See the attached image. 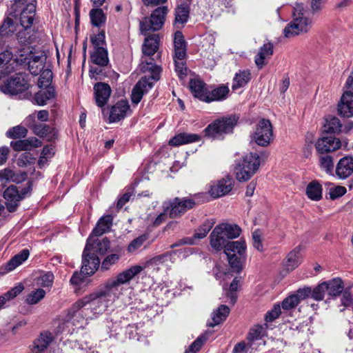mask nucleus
<instances>
[{"mask_svg": "<svg viewBox=\"0 0 353 353\" xmlns=\"http://www.w3.org/2000/svg\"><path fill=\"white\" fill-rule=\"evenodd\" d=\"M142 270L140 266H132L119 273L117 277L107 281L103 290L83 297L85 307V310H81V314L84 313L86 319H89L92 318L91 314L104 312L108 303L116 297L119 286L130 282Z\"/></svg>", "mask_w": 353, "mask_h": 353, "instance_id": "nucleus-1", "label": "nucleus"}, {"mask_svg": "<svg viewBox=\"0 0 353 353\" xmlns=\"http://www.w3.org/2000/svg\"><path fill=\"white\" fill-rule=\"evenodd\" d=\"M139 66L142 72H149L151 75L141 77L132 89L131 99L132 103L136 105L141 101L143 94L153 87V81H157L160 79L161 70V68L155 63L148 61L147 59H142V63Z\"/></svg>", "mask_w": 353, "mask_h": 353, "instance_id": "nucleus-2", "label": "nucleus"}, {"mask_svg": "<svg viewBox=\"0 0 353 353\" xmlns=\"http://www.w3.org/2000/svg\"><path fill=\"white\" fill-rule=\"evenodd\" d=\"M292 17V21L283 30L285 37H292L309 31L312 21L306 17V10L303 3H296L294 4Z\"/></svg>", "mask_w": 353, "mask_h": 353, "instance_id": "nucleus-3", "label": "nucleus"}, {"mask_svg": "<svg viewBox=\"0 0 353 353\" xmlns=\"http://www.w3.org/2000/svg\"><path fill=\"white\" fill-rule=\"evenodd\" d=\"M18 52L16 57L17 64L27 65L32 75H38L43 70L46 61L43 52L34 51L32 47H25Z\"/></svg>", "mask_w": 353, "mask_h": 353, "instance_id": "nucleus-4", "label": "nucleus"}, {"mask_svg": "<svg viewBox=\"0 0 353 353\" xmlns=\"http://www.w3.org/2000/svg\"><path fill=\"white\" fill-rule=\"evenodd\" d=\"M260 157L257 153L250 152L238 162L235 167V175L239 182H245L251 179L260 166Z\"/></svg>", "mask_w": 353, "mask_h": 353, "instance_id": "nucleus-5", "label": "nucleus"}, {"mask_svg": "<svg viewBox=\"0 0 353 353\" xmlns=\"http://www.w3.org/2000/svg\"><path fill=\"white\" fill-rule=\"evenodd\" d=\"M246 243L244 240L230 241L224 250L229 264L233 272H239L242 270L243 259L245 256Z\"/></svg>", "mask_w": 353, "mask_h": 353, "instance_id": "nucleus-6", "label": "nucleus"}, {"mask_svg": "<svg viewBox=\"0 0 353 353\" xmlns=\"http://www.w3.org/2000/svg\"><path fill=\"white\" fill-rule=\"evenodd\" d=\"M239 117L230 115L218 119L209 124L204 130L205 136L212 138H219L223 134L232 132L236 125Z\"/></svg>", "mask_w": 353, "mask_h": 353, "instance_id": "nucleus-7", "label": "nucleus"}, {"mask_svg": "<svg viewBox=\"0 0 353 353\" xmlns=\"http://www.w3.org/2000/svg\"><path fill=\"white\" fill-rule=\"evenodd\" d=\"M168 12L167 6H159L151 14L149 18L145 17L140 21V30L143 35L149 31H157L163 26L165 17Z\"/></svg>", "mask_w": 353, "mask_h": 353, "instance_id": "nucleus-8", "label": "nucleus"}, {"mask_svg": "<svg viewBox=\"0 0 353 353\" xmlns=\"http://www.w3.org/2000/svg\"><path fill=\"white\" fill-rule=\"evenodd\" d=\"M196 205L193 199L185 198L181 199L178 197L172 201L164 202L163 208L166 212H169L171 218H176L181 216L188 210L193 208Z\"/></svg>", "mask_w": 353, "mask_h": 353, "instance_id": "nucleus-9", "label": "nucleus"}, {"mask_svg": "<svg viewBox=\"0 0 353 353\" xmlns=\"http://www.w3.org/2000/svg\"><path fill=\"white\" fill-rule=\"evenodd\" d=\"M253 139L257 145L266 147L273 140V127L269 119H261L256 126Z\"/></svg>", "mask_w": 353, "mask_h": 353, "instance_id": "nucleus-10", "label": "nucleus"}, {"mask_svg": "<svg viewBox=\"0 0 353 353\" xmlns=\"http://www.w3.org/2000/svg\"><path fill=\"white\" fill-rule=\"evenodd\" d=\"M29 84L24 76L17 74L14 77L6 79L0 85V90L5 94L15 95L28 90Z\"/></svg>", "mask_w": 353, "mask_h": 353, "instance_id": "nucleus-11", "label": "nucleus"}, {"mask_svg": "<svg viewBox=\"0 0 353 353\" xmlns=\"http://www.w3.org/2000/svg\"><path fill=\"white\" fill-rule=\"evenodd\" d=\"M92 240V236H89L83 252V265L81 272L85 276L92 275L99 268L100 261L95 253L90 252V245Z\"/></svg>", "mask_w": 353, "mask_h": 353, "instance_id": "nucleus-12", "label": "nucleus"}, {"mask_svg": "<svg viewBox=\"0 0 353 353\" xmlns=\"http://www.w3.org/2000/svg\"><path fill=\"white\" fill-rule=\"evenodd\" d=\"M341 142L339 139L331 135L322 136L315 143L316 152L319 154H325L339 149Z\"/></svg>", "mask_w": 353, "mask_h": 353, "instance_id": "nucleus-13", "label": "nucleus"}, {"mask_svg": "<svg viewBox=\"0 0 353 353\" xmlns=\"http://www.w3.org/2000/svg\"><path fill=\"white\" fill-rule=\"evenodd\" d=\"M311 294V288L305 287L299 289L295 293L289 295L281 303V307L283 310H289L296 307L303 300L310 296Z\"/></svg>", "mask_w": 353, "mask_h": 353, "instance_id": "nucleus-14", "label": "nucleus"}, {"mask_svg": "<svg viewBox=\"0 0 353 353\" xmlns=\"http://www.w3.org/2000/svg\"><path fill=\"white\" fill-rule=\"evenodd\" d=\"M233 184V179L230 176H226L212 184L209 193L213 198L223 196L232 190Z\"/></svg>", "mask_w": 353, "mask_h": 353, "instance_id": "nucleus-15", "label": "nucleus"}, {"mask_svg": "<svg viewBox=\"0 0 353 353\" xmlns=\"http://www.w3.org/2000/svg\"><path fill=\"white\" fill-rule=\"evenodd\" d=\"M159 46V37L154 34L148 36L144 40L142 46V52L143 56L141 59H147L148 61L154 62V59L150 57L154 55L158 50ZM142 61V59H141Z\"/></svg>", "mask_w": 353, "mask_h": 353, "instance_id": "nucleus-16", "label": "nucleus"}, {"mask_svg": "<svg viewBox=\"0 0 353 353\" xmlns=\"http://www.w3.org/2000/svg\"><path fill=\"white\" fill-rule=\"evenodd\" d=\"M3 196L6 200V208L10 212L16 211L19 201L23 199V196L19 194L14 185L9 186L4 191Z\"/></svg>", "mask_w": 353, "mask_h": 353, "instance_id": "nucleus-17", "label": "nucleus"}, {"mask_svg": "<svg viewBox=\"0 0 353 353\" xmlns=\"http://www.w3.org/2000/svg\"><path fill=\"white\" fill-rule=\"evenodd\" d=\"M96 103L99 107L104 106L108 102L110 94V86L105 83L99 82L94 86Z\"/></svg>", "mask_w": 353, "mask_h": 353, "instance_id": "nucleus-18", "label": "nucleus"}, {"mask_svg": "<svg viewBox=\"0 0 353 353\" xmlns=\"http://www.w3.org/2000/svg\"><path fill=\"white\" fill-rule=\"evenodd\" d=\"M339 114L345 117L353 116V93L350 91L345 92L338 104Z\"/></svg>", "mask_w": 353, "mask_h": 353, "instance_id": "nucleus-19", "label": "nucleus"}, {"mask_svg": "<svg viewBox=\"0 0 353 353\" xmlns=\"http://www.w3.org/2000/svg\"><path fill=\"white\" fill-rule=\"evenodd\" d=\"M129 112L130 108L128 101L121 100L112 107L109 121L111 123L119 121L124 119Z\"/></svg>", "mask_w": 353, "mask_h": 353, "instance_id": "nucleus-20", "label": "nucleus"}, {"mask_svg": "<svg viewBox=\"0 0 353 353\" xmlns=\"http://www.w3.org/2000/svg\"><path fill=\"white\" fill-rule=\"evenodd\" d=\"M14 51L6 50L0 53V70L1 73L4 74H9L13 72L14 69V64L17 63L16 59H12Z\"/></svg>", "mask_w": 353, "mask_h": 353, "instance_id": "nucleus-21", "label": "nucleus"}, {"mask_svg": "<svg viewBox=\"0 0 353 353\" xmlns=\"http://www.w3.org/2000/svg\"><path fill=\"white\" fill-rule=\"evenodd\" d=\"M336 174L342 179L353 174V157L346 156L341 159L336 167Z\"/></svg>", "mask_w": 353, "mask_h": 353, "instance_id": "nucleus-22", "label": "nucleus"}, {"mask_svg": "<svg viewBox=\"0 0 353 353\" xmlns=\"http://www.w3.org/2000/svg\"><path fill=\"white\" fill-rule=\"evenodd\" d=\"M201 140V136L197 134L181 132L176 134L168 143L170 145L177 147L185 144L199 142Z\"/></svg>", "mask_w": 353, "mask_h": 353, "instance_id": "nucleus-23", "label": "nucleus"}, {"mask_svg": "<svg viewBox=\"0 0 353 353\" xmlns=\"http://www.w3.org/2000/svg\"><path fill=\"white\" fill-rule=\"evenodd\" d=\"M171 260V254L170 253H165L163 254L157 255L145 262L144 265H139L143 268H150L154 270H159L165 266H168Z\"/></svg>", "mask_w": 353, "mask_h": 353, "instance_id": "nucleus-24", "label": "nucleus"}, {"mask_svg": "<svg viewBox=\"0 0 353 353\" xmlns=\"http://www.w3.org/2000/svg\"><path fill=\"white\" fill-rule=\"evenodd\" d=\"M210 238L211 247L216 251L221 250L223 248L225 250V245L229 243L227 242L228 239L222 233L221 228L217 227V225L213 229Z\"/></svg>", "mask_w": 353, "mask_h": 353, "instance_id": "nucleus-25", "label": "nucleus"}, {"mask_svg": "<svg viewBox=\"0 0 353 353\" xmlns=\"http://www.w3.org/2000/svg\"><path fill=\"white\" fill-rule=\"evenodd\" d=\"M42 142L36 137L12 141L10 145L14 151H28L41 146Z\"/></svg>", "mask_w": 353, "mask_h": 353, "instance_id": "nucleus-26", "label": "nucleus"}, {"mask_svg": "<svg viewBox=\"0 0 353 353\" xmlns=\"http://www.w3.org/2000/svg\"><path fill=\"white\" fill-rule=\"evenodd\" d=\"M273 44L270 42L263 44L259 48L254 58L255 64L259 69H262L267 64L265 59L273 54Z\"/></svg>", "mask_w": 353, "mask_h": 353, "instance_id": "nucleus-27", "label": "nucleus"}, {"mask_svg": "<svg viewBox=\"0 0 353 353\" xmlns=\"http://www.w3.org/2000/svg\"><path fill=\"white\" fill-rule=\"evenodd\" d=\"M36 7L32 3H29L24 8L20 14V24L24 29L29 28L34 21Z\"/></svg>", "mask_w": 353, "mask_h": 353, "instance_id": "nucleus-28", "label": "nucleus"}, {"mask_svg": "<svg viewBox=\"0 0 353 353\" xmlns=\"http://www.w3.org/2000/svg\"><path fill=\"white\" fill-rule=\"evenodd\" d=\"M189 87L194 97L205 102V100L208 99V91L204 82L199 79H191L189 83Z\"/></svg>", "mask_w": 353, "mask_h": 353, "instance_id": "nucleus-29", "label": "nucleus"}, {"mask_svg": "<svg viewBox=\"0 0 353 353\" xmlns=\"http://www.w3.org/2000/svg\"><path fill=\"white\" fill-rule=\"evenodd\" d=\"M26 125L30 129L32 130L36 135L40 137H46L50 130L49 125L37 123L34 120V114H32L27 117Z\"/></svg>", "mask_w": 353, "mask_h": 353, "instance_id": "nucleus-30", "label": "nucleus"}, {"mask_svg": "<svg viewBox=\"0 0 353 353\" xmlns=\"http://www.w3.org/2000/svg\"><path fill=\"white\" fill-rule=\"evenodd\" d=\"M174 57L182 59L186 57V42L181 31H176L174 37Z\"/></svg>", "mask_w": 353, "mask_h": 353, "instance_id": "nucleus-31", "label": "nucleus"}, {"mask_svg": "<svg viewBox=\"0 0 353 353\" xmlns=\"http://www.w3.org/2000/svg\"><path fill=\"white\" fill-rule=\"evenodd\" d=\"M230 308L225 305H221L212 314L211 321L207 323L209 327H214L224 321L230 313Z\"/></svg>", "mask_w": 353, "mask_h": 353, "instance_id": "nucleus-32", "label": "nucleus"}, {"mask_svg": "<svg viewBox=\"0 0 353 353\" xmlns=\"http://www.w3.org/2000/svg\"><path fill=\"white\" fill-rule=\"evenodd\" d=\"M112 224V217L110 215L102 216L93 229L92 234L94 236H99L108 232Z\"/></svg>", "mask_w": 353, "mask_h": 353, "instance_id": "nucleus-33", "label": "nucleus"}, {"mask_svg": "<svg viewBox=\"0 0 353 353\" xmlns=\"http://www.w3.org/2000/svg\"><path fill=\"white\" fill-rule=\"evenodd\" d=\"M92 237L90 245V252L103 255L110 249V242L107 238H103L102 240H99L94 238V236L90 235Z\"/></svg>", "mask_w": 353, "mask_h": 353, "instance_id": "nucleus-34", "label": "nucleus"}, {"mask_svg": "<svg viewBox=\"0 0 353 353\" xmlns=\"http://www.w3.org/2000/svg\"><path fill=\"white\" fill-rule=\"evenodd\" d=\"M52 341V336L51 333L47 332L41 333L34 342L32 352L34 353L43 352L47 348Z\"/></svg>", "mask_w": 353, "mask_h": 353, "instance_id": "nucleus-35", "label": "nucleus"}, {"mask_svg": "<svg viewBox=\"0 0 353 353\" xmlns=\"http://www.w3.org/2000/svg\"><path fill=\"white\" fill-rule=\"evenodd\" d=\"M55 90L54 87H45L44 89L38 92L34 96V100L37 105H44L46 102L54 98Z\"/></svg>", "mask_w": 353, "mask_h": 353, "instance_id": "nucleus-36", "label": "nucleus"}, {"mask_svg": "<svg viewBox=\"0 0 353 353\" xmlns=\"http://www.w3.org/2000/svg\"><path fill=\"white\" fill-rule=\"evenodd\" d=\"M323 128L324 132L330 134H335L341 132L343 125L337 117L328 116L325 119V123L323 125Z\"/></svg>", "mask_w": 353, "mask_h": 353, "instance_id": "nucleus-37", "label": "nucleus"}, {"mask_svg": "<svg viewBox=\"0 0 353 353\" xmlns=\"http://www.w3.org/2000/svg\"><path fill=\"white\" fill-rule=\"evenodd\" d=\"M229 93V88L228 86H219L211 92H208V99L205 102L210 103L213 101H221L226 99Z\"/></svg>", "mask_w": 353, "mask_h": 353, "instance_id": "nucleus-38", "label": "nucleus"}, {"mask_svg": "<svg viewBox=\"0 0 353 353\" xmlns=\"http://www.w3.org/2000/svg\"><path fill=\"white\" fill-rule=\"evenodd\" d=\"M30 254L29 250L27 249L22 250L19 254L14 255L6 264L8 271H12L17 267L22 264Z\"/></svg>", "mask_w": 353, "mask_h": 353, "instance_id": "nucleus-39", "label": "nucleus"}, {"mask_svg": "<svg viewBox=\"0 0 353 353\" xmlns=\"http://www.w3.org/2000/svg\"><path fill=\"white\" fill-rule=\"evenodd\" d=\"M325 290L330 296H336L341 294L344 288L343 281L339 278L325 282Z\"/></svg>", "mask_w": 353, "mask_h": 353, "instance_id": "nucleus-40", "label": "nucleus"}, {"mask_svg": "<svg viewBox=\"0 0 353 353\" xmlns=\"http://www.w3.org/2000/svg\"><path fill=\"white\" fill-rule=\"evenodd\" d=\"M92 61L100 66H105L109 62L108 51L104 48H98L91 54Z\"/></svg>", "mask_w": 353, "mask_h": 353, "instance_id": "nucleus-41", "label": "nucleus"}, {"mask_svg": "<svg viewBox=\"0 0 353 353\" xmlns=\"http://www.w3.org/2000/svg\"><path fill=\"white\" fill-rule=\"evenodd\" d=\"M221 228L222 233L228 239H233L239 237L241 233V229L237 225H232L228 223H222L217 225Z\"/></svg>", "mask_w": 353, "mask_h": 353, "instance_id": "nucleus-42", "label": "nucleus"}, {"mask_svg": "<svg viewBox=\"0 0 353 353\" xmlns=\"http://www.w3.org/2000/svg\"><path fill=\"white\" fill-rule=\"evenodd\" d=\"M23 285L19 283L3 295L0 296V310L4 308L6 303L15 298L23 290Z\"/></svg>", "mask_w": 353, "mask_h": 353, "instance_id": "nucleus-43", "label": "nucleus"}, {"mask_svg": "<svg viewBox=\"0 0 353 353\" xmlns=\"http://www.w3.org/2000/svg\"><path fill=\"white\" fill-rule=\"evenodd\" d=\"M299 252L300 248L298 247L288 254L285 263V268L288 271H292L300 264Z\"/></svg>", "mask_w": 353, "mask_h": 353, "instance_id": "nucleus-44", "label": "nucleus"}, {"mask_svg": "<svg viewBox=\"0 0 353 353\" xmlns=\"http://www.w3.org/2000/svg\"><path fill=\"white\" fill-rule=\"evenodd\" d=\"M250 76L251 74L248 70L239 71V72L235 74L232 88L233 90H236L245 86L250 80Z\"/></svg>", "mask_w": 353, "mask_h": 353, "instance_id": "nucleus-45", "label": "nucleus"}, {"mask_svg": "<svg viewBox=\"0 0 353 353\" xmlns=\"http://www.w3.org/2000/svg\"><path fill=\"white\" fill-rule=\"evenodd\" d=\"M190 13V6L184 3L179 5L175 10V23L184 24L188 21Z\"/></svg>", "mask_w": 353, "mask_h": 353, "instance_id": "nucleus-46", "label": "nucleus"}, {"mask_svg": "<svg viewBox=\"0 0 353 353\" xmlns=\"http://www.w3.org/2000/svg\"><path fill=\"white\" fill-rule=\"evenodd\" d=\"M15 30L16 26L13 20L7 17L0 27V41L4 43L6 41L3 40V37L14 33Z\"/></svg>", "mask_w": 353, "mask_h": 353, "instance_id": "nucleus-47", "label": "nucleus"}, {"mask_svg": "<svg viewBox=\"0 0 353 353\" xmlns=\"http://www.w3.org/2000/svg\"><path fill=\"white\" fill-rule=\"evenodd\" d=\"M307 196L314 201H318L322 197V187L316 181L310 183L306 189Z\"/></svg>", "mask_w": 353, "mask_h": 353, "instance_id": "nucleus-48", "label": "nucleus"}, {"mask_svg": "<svg viewBox=\"0 0 353 353\" xmlns=\"http://www.w3.org/2000/svg\"><path fill=\"white\" fill-rule=\"evenodd\" d=\"M90 17L92 24L97 27L104 24L106 20V17L101 8L92 9L90 11Z\"/></svg>", "mask_w": 353, "mask_h": 353, "instance_id": "nucleus-49", "label": "nucleus"}, {"mask_svg": "<svg viewBox=\"0 0 353 353\" xmlns=\"http://www.w3.org/2000/svg\"><path fill=\"white\" fill-rule=\"evenodd\" d=\"M85 303L83 298L74 303L70 308L68 310V316L70 319H72L75 316H81L83 319H86L84 313L81 314V310H85Z\"/></svg>", "mask_w": 353, "mask_h": 353, "instance_id": "nucleus-50", "label": "nucleus"}, {"mask_svg": "<svg viewBox=\"0 0 353 353\" xmlns=\"http://www.w3.org/2000/svg\"><path fill=\"white\" fill-rule=\"evenodd\" d=\"M215 221L213 219L205 221L197 230H195L194 237L201 239L204 238L212 228Z\"/></svg>", "mask_w": 353, "mask_h": 353, "instance_id": "nucleus-51", "label": "nucleus"}, {"mask_svg": "<svg viewBox=\"0 0 353 353\" xmlns=\"http://www.w3.org/2000/svg\"><path fill=\"white\" fill-rule=\"evenodd\" d=\"M46 294L44 290L41 288L37 289L27 295L26 302L29 305L37 304L45 297Z\"/></svg>", "mask_w": 353, "mask_h": 353, "instance_id": "nucleus-52", "label": "nucleus"}, {"mask_svg": "<svg viewBox=\"0 0 353 353\" xmlns=\"http://www.w3.org/2000/svg\"><path fill=\"white\" fill-rule=\"evenodd\" d=\"M27 30L28 29H24L23 30L19 31V33L17 34V40L19 43L21 44V47L17 50H14V55L16 57L19 54V52H19L23 48L30 47L27 45L32 43L31 37L29 35V32H27Z\"/></svg>", "mask_w": 353, "mask_h": 353, "instance_id": "nucleus-53", "label": "nucleus"}, {"mask_svg": "<svg viewBox=\"0 0 353 353\" xmlns=\"http://www.w3.org/2000/svg\"><path fill=\"white\" fill-rule=\"evenodd\" d=\"M28 130L21 125H17L10 128L7 132L6 136L10 139H20L26 137Z\"/></svg>", "mask_w": 353, "mask_h": 353, "instance_id": "nucleus-54", "label": "nucleus"}, {"mask_svg": "<svg viewBox=\"0 0 353 353\" xmlns=\"http://www.w3.org/2000/svg\"><path fill=\"white\" fill-rule=\"evenodd\" d=\"M38 81V85L40 88L52 87L50 85L52 80V72L50 69L43 70Z\"/></svg>", "mask_w": 353, "mask_h": 353, "instance_id": "nucleus-55", "label": "nucleus"}, {"mask_svg": "<svg viewBox=\"0 0 353 353\" xmlns=\"http://www.w3.org/2000/svg\"><path fill=\"white\" fill-rule=\"evenodd\" d=\"M319 165L322 170H325L326 172H330L334 168L332 157L327 154H321L319 157Z\"/></svg>", "mask_w": 353, "mask_h": 353, "instance_id": "nucleus-56", "label": "nucleus"}, {"mask_svg": "<svg viewBox=\"0 0 353 353\" xmlns=\"http://www.w3.org/2000/svg\"><path fill=\"white\" fill-rule=\"evenodd\" d=\"M208 339L207 334H205L199 336L185 350V353H196L202 347L204 342Z\"/></svg>", "mask_w": 353, "mask_h": 353, "instance_id": "nucleus-57", "label": "nucleus"}, {"mask_svg": "<svg viewBox=\"0 0 353 353\" xmlns=\"http://www.w3.org/2000/svg\"><path fill=\"white\" fill-rule=\"evenodd\" d=\"M35 158L30 152L22 153L18 158L17 163L19 167H26L34 163Z\"/></svg>", "mask_w": 353, "mask_h": 353, "instance_id": "nucleus-58", "label": "nucleus"}, {"mask_svg": "<svg viewBox=\"0 0 353 353\" xmlns=\"http://www.w3.org/2000/svg\"><path fill=\"white\" fill-rule=\"evenodd\" d=\"M325 288V282L321 283L314 288L313 290H311L310 296L316 301H321L324 297L325 292H326Z\"/></svg>", "mask_w": 353, "mask_h": 353, "instance_id": "nucleus-59", "label": "nucleus"}, {"mask_svg": "<svg viewBox=\"0 0 353 353\" xmlns=\"http://www.w3.org/2000/svg\"><path fill=\"white\" fill-rule=\"evenodd\" d=\"M54 275L51 272H47L37 278V285L41 287H50L52 285Z\"/></svg>", "mask_w": 353, "mask_h": 353, "instance_id": "nucleus-60", "label": "nucleus"}, {"mask_svg": "<svg viewBox=\"0 0 353 353\" xmlns=\"http://www.w3.org/2000/svg\"><path fill=\"white\" fill-rule=\"evenodd\" d=\"M148 237L146 235H141L134 239L130 242L128 247V251L129 252H134L142 246L143 243L147 240Z\"/></svg>", "mask_w": 353, "mask_h": 353, "instance_id": "nucleus-61", "label": "nucleus"}, {"mask_svg": "<svg viewBox=\"0 0 353 353\" xmlns=\"http://www.w3.org/2000/svg\"><path fill=\"white\" fill-rule=\"evenodd\" d=\"M252 245L257 250L262 252L263 250L262 243V232L260 230H256L252 232Z\"/></svg>", "mask_w": 353, "mask_h": 353, "instance_id": "nucleus-62", "label": "nucleus"}, {"mask_svg": "<svg viewBox=\"0 0 353 353\" xmlns=\"http://www.w3.org/2000/svg\"><path fill=\"white\" fill-rule=\"evenodd\" d=\"M120 256L117 254H111L108 255L102 262L101 269L108 270L111 265L115 264L119 259Z\"/></svg>", "mask_w": 353, "mask_h": 353, "instance_id": "nucleus-63", "label": "nucleus"}, {"mask_svg": "<svg viewBox=\"0 0 353 353\" xmlns=\"http://www.w3.org/2000/svg\"><path fill=\"white\" fill-rule=\"evenodd\" d=\"M185 59V58H182L179 59L174 57L175 70L180 78H182L183 75L186 74L187 68L184 61Z\"/></svg>", "mask_w": 353, "mask_h": 353, "instance_id": "nucleus-64", "label": "nucleus"}]
</instances>
